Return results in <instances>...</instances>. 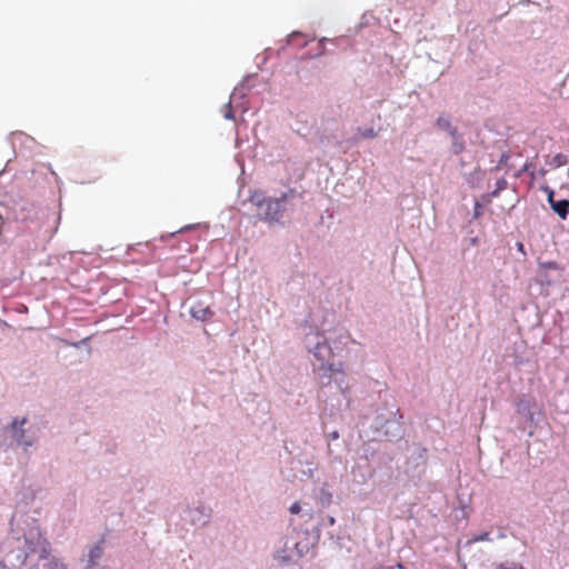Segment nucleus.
<instances>
[{
	"label": "nucleus",
	"instance_id": "obj_17",
	"mask_svg": "<svg viewBox=\"0 0 569 569\" xmlns=\"http://www.w3.org/2000/svg\"><path fill=\"white\" fill-rule=\"evenodd\" d=\"M507 188V181L505 179H499L496 182V189L492 191V197H497L500 191L505 190Z\"/></svg>",
	"mask_w": 569,
	"mask_h": 569
},
{
	"label": "nucleus",
	"instance_id": "obj_5",
	"mask_svg": "<svg viewBox=\"0 0 569 569\" xmlns=\"http://www.w3.org/2000/svg\"><path fill=\"white\" fill-rule=\"evenodd\" d=\"M402 416L399 409L388 410L386 415H380L376 418L377 428L382 429L385 435L390 438H399L402 433L401 427Z\"/></svg>",
	"mask_w": 569,
	"mask_h": 569
},
{
	"label": "nucleus",
	"instance_id": "obj_25",
	"mask_svg": "<svg viewBox=\"0 0 569 569\" xmlns=\"http://www.w3.org/2000/svg\"><path fill=\"white\" fill-rule=\"evenodd\" d=\"M329 437L332 440H337L339 438V433H338V431H332L329 433Z\"/></svg>",
	"mask_w": 569,
	"mask_h": 569
},
{
	"label": "nucleus",
	"instance_id": "obj_14",
	"mask_svg": "<svg viewBox=\"0 0 569 569\" xmlns=\"http://www.w3.org/2000/svg\"><path fill=\"white\" fill-rule=\"evenodd\" d=\"M450 138H451V147H450L451 152L455 154L461 153L465 149V143H463L459 132L451 131Z\"/></svg>",
	"mask_w": 569,
	"mask_h": 569
},
{
	"label": "nucleus",
	"instance_id": "obj_27",
	"mask_svg": "<svg viewBox=\"0 0 569 569\" xmlns=\"http://www.w3.org/2000/svg\"><path fill=\"white\" fill-rule=\"evenodd\" d=\"M545 266H546L547 268H552V269L557 268V266H556V263H555V262H547V263H545Z\"/></svg>",
	"mask_w": 569,
	"mask_h": 569
},
{
	"label": "nucleus",
	"instance_id": "obj_1",
	"mask_svg": "<svg viewBox=\"0 0 569 569\" xmlns=\"http://www.w3.org/2000/svg\"><path fill=\"white\" fill-rule=\"evenodd\" d=\"M18 550L6 556V563L20 569H68L62 557L53 552L50 543L43 538L38 528H30L23 539H17Z\"/></svg>",
	"mask_w": 569,
	"mask_h": 569
},
{
	"label": "nucleus",
	"instance_id": "obj_20",
	"mask_svg": "<svg viewBox=\"0 0 569 569\" xmlns=\"http://www.w3.org/2000/svg\"><path fill=\"white\" fill-rule=\"evenodd\" d=\"M545 191L547 192L548 202L551 206V201H556L555 199V191L550 188H545Z\"/></svg>",
	"mask_w": 569,
	"mask_h": 569
},
{
	"label": "nucleus",
	"instance_id": "obj_3",
	"mask_svg": "<svg viewBox=\"0 0 569 569\" xmlns=\"http://www.w3.org/2000/svg\"><path fill=\"white\" fill-rule=\"evenodd\" d=\"M303 343L309 353L313 356L318 363H313V370L318 371L321 378L331 377L332 372L339 369L332 362L333 351L329 343V338L322 332L309 328L305 333Z\"/></svg>",
	"mask_w": 569,
	"mask_h": 569
},
{
	"label": "nucleus",
	"instance_id": "obj_23",
	"mask_svg": "<svg viewBox=\"0 0 569 569\" xmlns=\"http://www.w3.org/2000/svg\"><path fill=\"white\" fill-rule=\"evenodd\" d=\"M362 136L366 138H373L376 136V133H375L373 129H368L362 133Z\"/></svg>",
	"mask_w": 569,
	"mask_h": 569
},
{
	"label": "nucleus",
	"instance_id": "obj_11",
	"mask_svg": "<svg viewBox=\"0 0 569 569\" xmlns=\"http://www.w3.org/2000/svg\"><path fill=\"white\" fill-rule=\"evenodd\" d=\"M102 548L99 545L92 546L88 553L84 556V561L87 562V569H108L106 567H99L98 561L102 557Z\"/></svg>",
	"mask_w": 569,
	"mask_h": 569
},
{
	"label": "nucleus",
	"instance_id": "obj_26",
	"mask_svg": "<svg viewBox=\"0 0 569 569\" xmlns=\"http://www.w3.org/2000/svg\"><path fill=\"white\" fill-rule=\"evenodd\" d=\"M327 520L330 526L335 525V522H336V520L332 516H328Z\"/></svg>",
	"mask_w": 569,
	"mask_h": 569
},
{
	"label": "nucleus",
	"instance_id": "obj_4",
	"mask_svg": "<svg viewBox=\"0 0 569 569\" xmlns=\"http://www.w3.org/2000/svg\"><path fill=\"white\" fill-rule=\"evenodd\" d=\"M18 447L28 453L40 439V427L31 423L27 418H14L7 428Z\"/></svg>",
	"mask_w": 569,
	"mask_h": 569
},
{
	"label": "nucleus",
	"instance_id": "obj_24",
	"mask_svg": "<svg viewBox=\"0 0 569 569\" xmlns=\"http://www.w3.org/2000/svg\"><path fill=\"white\" fill-rule=\"evenodd\" d=\"M517 249H518V251H520L523 256H526L523 243L518 242V243H517Z\"/></svg>",
	"mask_w": 569,
	"mask_h": 569
},
{
	"label": "nucleus",
	"instance_id": "obj_28",
	"mask_svg": "<svg viewBox=\"0 0 569 569\" xmlns=\"http://www.w3.org/2000/svg\"><path fill=\"white\" fill-rule=\"evenodd\" d=\"M297 34H298V32H292V33L290 34V39H291V38H293V37H295V36H297Z\"/></svg>",
	"mask_w": 569,
	"mask_h": 569
},
{
	"label": "nucleus",
	"instance_id": "obj_6",
	"mask_svg": "<svg viewBox=\"0 0 569 569\" xmlns=\"http://www.w3.org/2000/svg\"><path fill=\"white\" fill-rule=\"evenodd\" d=\"M211 518V508L202 502L188 506L183 519L190 525L202 528Z\"/></svg>",
	"mask_w": 569,
	"mask_h": 569
},
{
	"label": "nucleus",
	"instance_id": "obj_7",
	"mask_svg": "<svg viewBox=\"0 0 569 569\" xmlns=\"http://www.w3.org/2000/svg\"><path fill=\"white\" fill-rule=\"evenodd\" d=\"M517 412L528 421L533 422L536 415L539 413L540 410L533 399L523 397L517 402Z\"/></svg>",
	"mask_w": 569,
	"mask_h": 569
},
{
	"label": "nucleus",
	"instance_id": "obj_19",
	"mask_svg": "<svg viewBox=\"0 0 569 569\" xmlns=\"http://www.w3.org/2000/svg\"><path fill=\"white\" fill-rule=\"evenodd\" d=\"M328 453H329V456H330V458H331V461H332V462H333V461H338V462H341V461H342V460H341V458H340L339 456H336V455H335V452H333V449H332L331 445H328Z\"/></svg>",
	"mask_w": 569,
	"mask_h": 569
},
{
	"label": "nucleus",
	"instance_id": "obj_9",
	"mask_svg": "<svg viewBox=\"0 0 569 569\" xmlns=\"http://www.w3.org/2000/svg\"><path fill=\"white\" fill-rule=\"evenodd\" d=\"M190 313L192 318L206 321L213 317L214 312L210 309V307L201 301H196L190 307Z\"/></svg>",
	"mask_w": 569,
	"mask_h": 569
},
{
	"label": "nucleus",
	"instance_id": "obj_12",
	"mask_svg": "<svg viewBox=\"0 0 569 569\" xmlns=\"http://www.w3.org/2000/svg\"><path fill=\"white\" fill-rule=\"evenodd\" d=\"M550 207L561 219H563V220L567 219V217L569 214V200L561 199V200L551 201Z\"/></svg>",
	"mask_w": 569,
	"mask_h": 569
},
{
	"label": "nucleus",
	"instance_id": "obj_8",
	"mask_svg": "<svg viewBox=\"0 0 569 569\" xmlns=\"http://www.w3.org/2000/svg\"><path fill=\"white\" fill-rule=\"evenodd\" d=\"M303 555V551L299 549V545L295 543L293 547H284L281 550L274 552V560L279 565H288L295 560V558H299Z\"/></svg>",
	"mask_w": 569,
	"mask_h": 569
},
{
	"label": "nucleus",
	"instance_id": "obj_15",
	"mask_svg": "<svg viewBox=\"0 0 569 569\" xmlns=\"http://www.w3.org/2000/svg\"><path fill=\"white\" fill-rule=\"evenodd\" d=\"M243 96H244V93L242 92V90L240 88H236L233 90V92L231 93V97H230V101L224 106L226 112L223 116L226 119H228V120L233 119V113L231 111V102L236 101L238 97L242 98Z\"/></svg>",
	"mask_w": 569,
	"mask_h": 569
},
{
	"label": "nucleus",
	"instance_id": "obj_18",
	"mask_svg": "<svg viewBox=\"0 0 569 569\" xmlns=\"http://www.w3.org/2000/svg\"><path fill=\"white\" fill-rule=\"evenodd\" d=\"M490 535L488 532H483L481 535L475 536L472 539L468 541V543H473L477 541H490Z\"/></svg>",
	"mask_w": 569,
	"mask_h": 569
},
{
	"label": "nucleus",
	"instance_id": "obj_22",
	"mask_svg": "<svg viewBox=\"0 0 569 569\" xmlns=\"http://www.w3.org/2000/svg\"><path fill=\"white\" fill-rule=\"evenodd\" d=\"M500 569H522V568L516 563H510V565H502L500 567Z\"/></svg>",
	"mask_w": 569,
	"mask_h": 569
},
{
	"label": "nucleus",
	"instance_id": "obj_16",
	"mask_svg": "<svg viewBox=\"0 0 569 569\" xmlns=\"http://www.w3.org/2000/svg\"><path fill=\"white\" fill-rule=\"evenodd\" d=\"M568 162V157L563 153H557L550 158L549 164L553 168H559Z\"/></svg>",
	"mask_w": 569,
	"mask_h": 569
},
{
	"label": "nucleus",
	"instance_id": "obj_21",
	"mask_svg": "<svg viewBox=\"0 0 569 569\" xmlns=\"http://www.w3.org/2000/svg\"><path fill=\"white\" fill-rule=\"evenodd\" d=\"M301 510V507L298 502H295L293 505H291L290 507V512L293 513V515H297L299 513Z\"/></svg>",
	"mask_w": 569,
	"mask_h": 569
},
{
	"label": "nucleus",
	"instance_id": "obj_10",
	"mask_svg": "<svg viewBox=\"0 0 569 569\" xmlns=\"http://www.w3.org/2000/svg\"><path fill=\"white\" fill-rule=\"evenodd\" d=\"M313 498L322 507H328L332 502V492L330 489V485L328 482H323L321 486L313 490Z\"/></svg>",
	"mask_w": 569,
	"mask_h": 569
},
{
	"label": "nucleus",
	"instance_id": "obj_13",
	"mask_svg": "<svg viewBox=\"0 0 569 569\" xmlns=\"http://www.w3.org/2000/svg\"><path fill=\"white\" fill-rule=\"evenodd\" d=\"M436 126L438 129L446 131L449 136L451 134V131H457L456 127L451 124V118L445 113L437 118Z\"/></svg>",
	"mask_w": 569,
	"mask_h": 569
},
{
	"label": "nucleus",
	"instance_id": "obj_2",
	"mask_svg": "<svg viewBox=\"0 0 569 569\" xmlns=\"http://www.w3.org/2000/svg\"><path fill=\"white\" fill-rule=\"evenodd\" d=\"M300 196L295 190L282 192L279 198L268 197L262 191H254L249 201L257 210V217L269 223H282L286 212L293 209V201Z\"/></svg>",
	"mask_w": 569,
	"mask_h": 569
}]
</instances>
